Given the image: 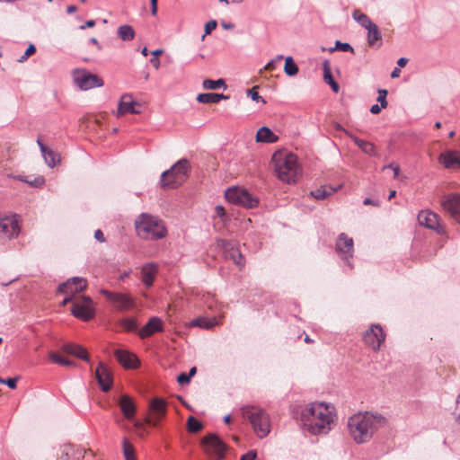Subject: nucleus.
Wrapping results in <instances>:
<instances>
[{
	"instance_id": "obj_1",
	"label": "nucleus",
	"mask_w": 460,
	"mask_h": 460,
	"mask_svg": "<svg viewBox=\"0 0 460 460\" xmlns=\"http://www.w3.org/2000/svg\"><path fill=\"white\" fill-rule=\"evenodd\" d=\"M303 426L313 435H327L336 425L337 413L333 404L313 402L300 412Z\"/></svg>"
},
{
	"instance_id": "obj_2",
	"label": "nucleus",
	"mask_w": 460,
	"mask_h": 460,
	"mask_svg": "<svg viewBox=\"0 0 460 460\" xmlns=\"http://www.w3.org/2000/svg\"><path fill=\"white\" fill-rule=\"evenodd\" d=\"M387 425V419L375 411H359L348 420L347 427L350 438L358 444H366L375 433Z\"/></svg>"
},
{
	"instance_id": "obj_3",
	"label": "nucleus",
	"mask_w": 460,
	"mask_h": 460,
	"mask_svg": "<svg viewBox=\"0 0 460 460\" xmlns=\"http://www.w3.org/2000/svg\"><path fill=\"white\" fill-rule=\"evenodd\" d=\"M272 162L278 178L288 184L296 183L302 173L297 156L292 153H275Z\"/></svg>"
},
{
	"instance_id": "obj_4",
	"label": "nucleus",
	"mask_w": 460,
	"mask_h": 460,
	"mask_svg": "<svg viewBox=\"0 0 460 460\" xmlns=\"http://www.w3.org/2000/svg\"><path fill=\"white\" fill-rule=\"evenodd\" d=\"M137 235L146 240H159L166 236L167 228L158 217L147 213L140 214L135 220Z\"/></svg>"
},
{
	"instance_id": "obj_5",
	"label": "nucleus",
	"mask_w": 460,
	"mask_h": 460,
	"mask_svg": "<svg viewBox=\"0 0 460 460\" xmlns=\"http://www.w3.org/2000/svg\"><path fill=\"white\" fill-rule=\"evenodd\" d=\"M190 171L189 160L182 158L177 161L169 170L161 175V184L165 189H174L181 185L188 178Z\"/></svg>"
},
{
	"instance_id": "obj_6",
	"label": "nucleus",
	"mask_w": 460,
	"mask_h": 460,
	"mask_svg": "<svg viewBox=\"0 0 460 460\" xmlns=\"http://www.w3.org/2000/svg\"><path fill=\"white\" fill-rule=\"evenodd\" d=\"M241 411L243 416L249 420L257 437L263 438L270 433V417L263 409L246 405Z\"/></svg>"
},
{
	"instance_id": "obj_7",
	"label": "nucleus",
	"mask_w": 460,
	"mask_h": 460,
	"mask_svg": "<svg viewBox=\"0 0 460 460\" xmlns=\"http://www.w3.org/2000/svg\"><path fill=\"white\" fill-rule=\"evenodd\" d=\"M205 453L211 460H222L227 450V446L216 434H208L202 439Z\"/></svg>"
},
{
	"instance_id": "obj_8",
	"label": "nucleus",
	"mask_w": 460,
	"mask_h": 460,
	"mask_svg": "<svg viewBox=\"0 0 460 460\" xmlns=\"http://www.w3.org/2000/svg\"><path fill=\"white\" fill-rule=\"evenodd\" d=\"M226 199L235 205H241L247 208H255L259 200L250 194L245 189L239 187L228 188L225 192Z\"/></svg>"
},
{
	"instance_id": "obj_9",
	"label": "nucleus",
	"mask_w": 460,
	"mask_h": 460,
	"mask_svg": "<svg viewBox=\"0 0 460 460\" xmlns=\"http://www.w3.org/2000/svg\"><path fill=\"white\" fill-rule=\"evenodd\" d=\"M72 314L82 321H90L94 317L95 309L93 299L90 296H83L76 299L71 308Z\"/></svg>"
},
{
	"instance_id": "obj_10",
	"label": "nucleus",
	"mask_w": 460,
	"mask_h": 460,
	"mask_svg": "<svg viewBox=\"0 0 460 460\" xmlns=\"http://www.w3.org/2000/svg\"><path fill=\"white\" fill-rule=\"evenodd\" d=\"M217 245L222 250L225 259L231 260L242 270L245 265V259L241 253L237 243L225 239H218Z\"/></svg>"
},
{
	"instance_id": "obj_11",
	"label": "nucleus",
	"mask_w": 460,
	"mask_h": 460,
	"mask_svg": "<svg viewBox=\"0 0 460 460\" xmlns=\"http://www.w3.org/2000/svg\"><path fill=\"white\" fill-rule=\"evenodd\" d=\"M75 84L83 91H87L94 87H102L103 80L97 75L91 74L85 69H75L73 71Z\"/></svg>"
},
{
	"instance_id": "obj_12",
	"label": "nucleus",
	"mask_w": 460,
	"mask_h": 460,
	"mask_svg": "<svg viewBox=\"0 0 460 460\" xmlns=\"http://www.w3.org/2000/svg\"><path fill=\"white\" fill-rule=\"evenodd\" d=\"M100 293L119 311L129 310L136 306L134 298L128 294L111 292L103 288L100 290Z\"/></svg>"
},
{
	"instance_id": "obj_13",
	"label": "nucleus",
	"mask_w": 460,
	"mask_h": 460,
	"mask_svg": "<svg viewBox=\"0 0 460 460\" xmlns=\"http://www.w3.org/2000/svg\"><path fill=\"white\" fill-rule=\"evenodd\" d=\"M335 251L339 257L352 269L350 259L353 258L354 252V242L351 237H349L346 234L341 233L339 234L336 243Z\"/></svg>"
},
{
	"instance_id": "obj_14",
	"label": "nucleus",
	"mask_w": 460,
	"mask_h": 460,
	"mask_svg": "<svg viewBox=\"0 0 460 460\" xmlns=\"http://www.w3.org/2000/svg\"><path fill=\"white\" fill-rule=\"evenodd\" d=\"M385 340V333L381 325L372 324L364 333L363 341L373 350H378Z\"/></svg>"
},
{
	"instance_id": "obj_15",
	"label": "nucleus",
	"mask_w": 460,
	"mask_h": 460,
	"mask_svg": "<svg viewBox=\"0 0 460 460\" xmlns=\"http://www.w3.org/2000/svg\"><path fill=\"white\" fill-rule=\"evenodd\" d=\"M440 205L450 217L460 224V194L448 193L441 198Z\"/></svg>"
},
{
	"instance_id": "obj_16",
	"label": "nucleus",
	"mask_w": 460,
	"mask_h": 460,
	"mask_svg": "<svg viewBox=\"0 0 460 460\" xmlns=\"http://www.w3.org/2000/svg\"><path fill=\"white\" fill-rule=\"evenodd\" d=\"M418 221L420 226L434 230L439 234L445 233V227L440 224L438 215L430 210H421L418 215Z\"/></svg>"
},
{
	"instance_id": "obj_17",
	"label": "nucleus",
	"mask_w": 460,
	"mask_h": 460,
	"mask_svg": "<svg viewBox=\"0 0 460 460\" xmlns=\"http://www.w3.org/2000/svg\"><path fill=\"white\" fill-rule=\"evenodd\" d=\"M87 288V281L84 278L74 277L60 284L58 292L71 295L73 297L77 293H81Z\"/></svg>"
},
{
	"instance_id": "obj_18",
	"label": "nucleus",
	"mask_w": 460,
	"mask_h": 460,
	"mask_svg": "<svg viewBox=\"0 0 460 460\" xmlns=\"http://www.w3.org/2000/svg\"><path fill=\"white\" fill-rule=\"evenodd\" d=\"M94 376L102 391H110L113 384V376L109 367L103 362H99L94 371Z\"/></svg>"
},
{
	"instance_id": "obj_19",
	"label": "nucleus",
	"mask_w": 460,
	"mask_h": 460,
	"mask_svg": "<svg viewBox=\"0 0 460 460\" xmlns=\"http://www.w3.org/2000/svg\"><path fill=\"white\" fill-rule=\"evenodd\" d=\"M20 226L16 216L5 217L0 219V234L11 239L18 236Z\"/></svg>"
},
{
	"instance_id": "obj_20",
	"label": "nucleus",
	"mask_w": 460,
	"mask_h": 460,
	"mask_svg": "<svg viewBox=\"0 0 460 460\" xmlns=\"http://www.w3.org/2000/svg\"><path fill=\"white\" fill-rule=\"evenodd\" d=\"M140 104L133 100L131 94H123L119 102L116 116L120 117L125 114H139Z\"/></svg>"
},
{
	"instance_id": "obj_21",
	"label": "nucleus",
	"mask_w": 460,
	"mask_h": 460,
	"mask_svg": "<svg viewBox=\"0 0 460 460\" xmlns=\"http://www.w3.org/2000/svg\"><path fill=\"white\" fill-rule=\"evenodd\" d=\"M114 356L124 368L134 369L140 364L137 357L127 349H117L114 350Z\"/></svg>"
},
{
	"instance_id": "obj_22",
	"label": "nucleus",
	"mask_w": 460,
	"mask_h": 460,
	"mask_svg": "<svg viewBox=\"0 0 460 460\" xmlns=\"http://www.w3.org/2000/svg\"><path fill=\"white\" fill-rule=\"evenodd\" d=\"M163 331L164 323L162 319L157 316H153L141 329H139L138 335L141 339H146L155 332H161Z\"/></svg>"
},
{
	"instance_id": "obj_23",
	"label": "nucleus",
	"mask_w": 460,
	"mask_h": 460,
	"mask_svg": "<svg viewBox=\"0 0 460 460\" xmlns=\"http://www.w3.org/2000/svg\"><path fill=\"white\" fill-rule=\"evenodd\" d=\"M149 409L155 418L153 425H156V423L166 415L167 402L163 398L155 397L151 400Z\"/></svg>"
},
{
	"instance_id": "obj_24",
	"label": "nucleus",
	"mask_w": 460,
	"mask_h": 460,
	"mask_svg": "<svg viewBox=\"0 0 460 460\" xmlns=\"http://www.w3.org/2000/svg\"><path fill=\"white\" fill-rule=\"evenodd\" d=\"M439 163L447 169L460 170V155L458 151L448 150L439 155Z\"/></svg>"
},
{
	"instance_id": "obj_25",
	"label": "nucleus",
	"mask_w": 460,
	"mask_h": 460,
	"mask_svg": "<svg viewBox=\"0 0 460 460\" xmlns=\"http://www.w3.org/2000/svg\"><path fill=\"white\" fill-rule=\"evenodd\" d=\"M119 405L123 413L124 417L132 420L135 418L137 412V407L133 399L128 394H122L119 401Z\"/></svg>"
},
{
	"instance_id": "obj_26",
	"label": "nucleus",
	"mask_w": 460,
	"mask_h": 460,
	"mask_svg": "<svg viewBox=\"0 0 460 460\" xmlns=\"http://www.w3.org/2000/svg\"><path fill=\"white\" fill-rule=\"evenodd\" d=\"M158 273V266L155 262L146 263L141 268V280L146 288L153 286Z\"/></svg>"
},
{
	"instance_id": "obj_27",
	"label": "nucleus",
	"mask_w": 460,
	"mask_h": 460,
	"mask_svg": "<svg viewBox=\"0 0 460 460\" xmlns=\"http://www.w3.org/2000/svg\"><path fill=\"white\" fill-rule=\"evenodd\" d=\"M62 350L91 364L87 350L79 344L66 343L62 346Z\"/></svg>"
},
{
	"instance_id": "obj_28",
	"label": "nucleus",
	"mask_w": 460,
	"mask_h": 460,
	"mask_svg": "<svg viewBox=\"0 0 460 460\" xmlns=\"http://www.w3.org/2000/svg\"><path fill=\"white\" fill-rule=\"evenodd\" d=\"M84 457L83 451L71 444H65L61 447V453L58 460H80Z\"/></svg>"
},
{
	"instance_id": "obj_29",
	"label": "nucleus",
	"mask_w": 460,
	"mask_h": 460,
	"mask_svg": "<svg viewBox=\"0 0 460 460\" xmlns=\"http://www.w3.org/2000/svg\"><path fill=\"white\" fill-rule=\"evenodd\" d=\"M367 41L369 47L380 48L383 44L382 33L378 26L374 23L367 29Z\"/></svg>"
},
{
	"instance_id": "obj_30",
	"label": "nucleus",
	"mask_w": 460,
	"mask_h": 460,
	"mask_svg": "<svg viewBox=\"0 0 460 460\" xmlns=\"http://www.w3.org/2000/svg\"><path fill=\"white\" fill-rule=\"evenodd\" d=\"M279 137L268 127H261L256 133V141L261 143H275Z\"/></svg>"
},
{
	"instance_id": "obj_31",
	"label": "nucleus",
	"mask_w": 460,
	"mask_h": 460,
	"mask_svg": "<svg viewBox=\"0 0 460 460\" xmlns=\"http://www.w3.org/2000/svg\"><path fill=\"white\" fill-rule=\"evenodd\" d=\"M346 132V134L351 138V140L367 155H376V147L374 146V144L368 142V141H365V140H362L360 138H358V137L352 135V134H349L348 131L344 130Z\"/></svg>"
},
{
	"instance_id": "obj_32",
	"label": "nucleus",
	"mask_w": 460,
	"mask_h": 460,
	"mask_svg": "<svg viewBox=\"0 0 460 460\" xmlns=\"http://www.w3.org/2000/svg\"><path fill=\"white\" fill-rule=\"evenodd\" d=\"M229 97L223 93H199L197 96V101L201 103H217L221 100H226Z\"/></svg>"
},
{
	"instance_id": "obj_33",
	"label": "nucleus",
	"mask_w": 460,
	"mask_h": 460,
	"mask_svg": "<svg viewBox=\"0 0 460 460\" xmlns=\"http://www.w3.org/2000/svg\"><path fill=\"white\" fill-rule=\"evenodd\" d=\"M323 80H324V82L331 86L332 90L334 93H337L340 91V85L332 77V71H331V66H330V62L328 60H325L323 62Z\"/></svg>"
},
{
	"instance_id": "obj_34",
	"label": "nucleus",
	"mask_w": 460,
	"mask_h": 460,
	"mask_svg": "<svg viewBox=\"0 0 460 460\" xmlns=\"http://www.w3.org/2000/svg\"><path fill=\"white\" fill-rule=\"evenodd\" d=\"M352 18L356 21L361 27L364 29H367L372 26L375 22L371 21V19L366 14L361 13L359 10L356 9L352 12Z\"/></svg>"
},
{
	"instance_id": "obj_35",
	"label": "nucleus",
	"mask_w": 460,
	"mask_h": 460,
	"mask_svg": "<svg viewBox=\"0 0 460 460\" xmlns=\"http://www.w3.org/2000/svg\"><path fill=\"white\" fill-rule=\"evenodd\" d=\"M118 36L124 41L132 40L135 37V31L131 25H121L117 31Z\"/></svg>"
},
{
	"instance_id": "obj_36",
	"label": "nucleus",
	"mask_w": 460,
	"mask_h": 460,
	"mask_svg": "<svg viewBox=\"0 0 460 460\" xmlns=\"http://www.w3.org/2000/svg\"><path fill=\"white\" fill-rule=\"evenodd\" d=\"M216 318H206V317H199L194 319L191 322L192 326H197L202 329H210L217 324Z\"/></svg>"
},
{
	"instance_id": "obj_37",
	"label": "nucleus",
	"mask_w": 460,
	"mask_h": 460,
	"mask_svg": "<svg viewBox=\"0 0 460 460\" xmlns=\"http://www.w3.org/2000/svg\"><path fill=\"white\" fill-rule=\"evenodd\" d=\"M337 190L338 189L324 186L311 191V195L316 199H324L337 191Z\"/></svg>"
},
{
	"instance_id": "obj_38",
	"label": "nucleus",
	"mask_w": 460,
	"mask_h": 460,
	"mask_svg": "<svg viewBox=\"0 0 460 460\" xmlns=\"http://www.w3.org/2000/svg\"><path fill=\"white\" fill-rule=\"evenodd\" d=\"M49 358L50 360L55 363V364H58V365H61V366H66V367H76V363L66 358H64L62 356H60L58 353L57 352H50L49 353Z\"/></svg>"
},
{
	"instance_id": "obj_39",
	"label": "nucleus",
	"mask_w": 460,
	"mask_h": 460,
	"mask_svg": "<svg viewBox=\"0 0 460 460\" xmlns=\"http://www.w3.org/2000/svg\"><path fill=\"white\" fill-rule=\"evenodd\" d=\"M122 447H123V455H124L125 460H137V457L135 455V448H134L133 445L127 438H123Z\"/></svg>"
},
{
	"instance_id": "obj_40",
	"label": "nucleus",
	"mask_w": 460,
	"mask_h": 460,
	"mask_svg": "<svg viewBox=\"0 0 460 460\" xmlns=\"http://www.w3.org/2000/svg\"><path fill=\"white\" fill-rule=\"evenodd\" d=\"M42 155L45 159V162L50 168L55 167L60 161L59 155L49 148L45 153H42Z\"/></svg>"
},
{
	"instance_id": "obj_41",
	"label": "nucleus",
	"mask_w": 460,
	"mask_h": 460,
	"mask_svg": "<svg viewBox=\"0 0 460 460\" xmlns=\"http://www.w3.org/2000/svg\"><path fill=\"white\" fill-rule=\"evenodd\" d=\"M121 326L124 328L125 331L135 332L139 331L138 329V323L135 318L128 317L121 320Z\"/></svg>"
},
{
	"instance_id": "obj_42",
	"label": "nucleus",
	"mask_w": 460,
	"mask_h": 460,
	"mask_svg": "<svg viewBox=\"0 0 460 460\" xmlns=\"http://www.w3.org/2000/svg\"><path fill=\"white\" fill-rule=\"evenodd\" d=\"M284 71L289 76H294L298 73V66L294 62L292 57L286 58Z\"/></svg>"
},
{
	"instance_id": "obj_43",
	"label": "nucleus",
	"mask_w": 460,
	"mask_h": 460,
	"mask_svg": "<svg viewBox=\"0 0 460 460\" xmlns=\"http://www.w3.org/2000/svg\"><path fill=\"white\" fill-rule=\"evenodd\" d=\"M188 430L190 432H198L203 428V424L193 416H190L187 421Z\"/></svg>"
},
{
	"instance_id": "obj_44",
	"label": "nucleus",
	"mask_w": 460,
	"mask_h": 460,
	"mask_svg": "<svg viewBox=\"0 0 460 460\" xmlns=\"http://www.w3.org/2000/svg\"><path fill=\"white\" fill-rule=\"evenodd\" d=\"M202 85L205 89H217L222 86L226 87V83L223 79L210 80L206 79L203 81Z\"/></svg>"
},
{
	"instance_id": "obj_45",
	"label": "nucleus",
	"mask_w": 460,
	"mask_h": 460,
	"mask_svg": "<svg viewBox=\"0 0 460 460\" xmlns=\"http://www.w3.org/2000/svg\"><path fill=\"white\" fill-rule=\"evenodd\" d=\"M334 50H341L344 52H351L354 53V49L352 46L347 42H341L340 40H337L335 42V46L332 49H330V51L332 52Z\"/></svg>"
},
{
	"instance_id": "obj_46",
	"label": "nucleus",
	"mask_w": 460,
	"mask_h": 460,
	"mask_svg": "<svg viewBox=\"0 0 460 460\" xmlns=\"http://www.w3.org/2000/svg\"><path fill=\"white\" fill-rule=\"evenodd\" d=\"M257 86L252 87V89L247 91V95L252 98V101L257 102H261L262 103H266L265 100L257 92Z\"/></svg>"
},
{
	"instance_id": "obj_47",
	"label": "nucleus",
	"mask_w": 460,
	"mask_h": 460,
	"mask_svg": "<svg viewBox=\"0 0 460 460\" xmlns=\"http://www.w3.org/2000/svg\"><path fill=\"white\" fill-rule=\"evenodd\" d=\"M18 379H19V376H16L13 378H7V379H4L0 376V384L6 385L11 389H15L17 386Z\"/></svg>"
},
{
	"instance_id": "obj_48",
	"label": "nucleus",
	"mask_w": 460,
	"mask_h": 460,
	"mask_svg": "<svg viewBox=\"0 0 460 460\" xmlns=\"http://www.w3.org/2000/svg\"><path fill=\"white\" fill-rule=\"evenodd\" d=\"M19 180H21L22 181H25V182L29 183L31 186H33V187L42 186L44 184V182H45L44 178L41 177V176H39V177L35 178L33 181H29L28 180L23 179L22 177H19Z\"/></svg>"
},
{
	"instance_id": "obj_49",
	"label": "nucleus",
	"mask_w": 460,
	"mask_h": 460,
	"mask_svg": "<svg viewBox=\"0 0 460 460\" xmlns=\"http://www.w3.org/2000/svg\"><path fill=\"white\" fill-rule=\"evenodd\" d=\"M217 21H215V20H211V21L208 22L205 24V33L202 36V40H204L206 35L210 34L211 31L217 28Z\"/></svg>"
},
{
	"instance_id": "obj_50",
	"label": "nucleus",
	"mask_w": 460,
	"mask_h": 460,
	"mask_svg": "<svg viewBox=\"0 0 460 460\" xmlns=\"http://www.w3.org/2000/svg\"><path fill=\"white\" fill-rule=\"evenodd\" d=\"M190 377L186 373H181L177 376V382L181 385H187L190 383Z\"/></svg>"
},
{
	"instance_id": "obj_51",
	"label": "nucleus",
	"mask_w": 460,
	"mask_h": 460,
	"mask_svg": "<svg viewBox=\"0 0 460 460\" xmlns=\"http://www.w3.org/2000/svg\"><path fill=\"white\" fill-rule=\"evenodd\" d=\"M35 52H36L35 46L33 44L29 45V47L27 48L24 55L22 57L21 60H23V59L27 58L28 57L31 56Z\"/></svg>"
},
{
	"instance_id": "obj_52",
	"label": "nucleus",
	"mask_w": 460,
	"mask_h": 460,
	"mask_svg": "<svg viewBox=\"0 0 460 460\" xmlns=\"http://www.w3.org/2000/svg\"><path fill=\"white\" fill-rule=\"evenodd\" d=\"M94 238L100 242V243H104L105 242V237H104V234L102 233V231L101 229H97L95 232H94Z\"/></svg>"
},
{
	"instance_id": "obj_53",
	"label": "nucleus",
	"mask_w": 460,
	"mask_h": 460,
	"mask_svg": "<svg viewBox=\"0 0 460 460\" xmlns=\"http://www.w3.org/2000/svg\"><path fill=\"white\" fill-rule=\"evenodd\" d=\"M256 453L254 451H249L245 455H243L240 460H255Z\"/></svg>"
},
{
	"instance_id": "obj_54",
	"label": "nucleus",
	"mask_w": 460,
	"mask_h": 460,
	"mask_svg": "<svg viewBox=\"0 0 460 460\" xmlns=\"http://www.w3.org/2000/svg\"><path fill=\"white\" fill-rule=\"evenodd\" d=\"M363 204L367 206V205H372V206H376V207H378L379 206V201L378 200H374L370 198H366L364 200H363Z\"/></svg>"
},
{
	"instance_id": "obj_55",
	"label": "nucleus",
	"mask_w": 460,
	"mask_h": 460,
	"mask_svg": "<svg viewBox=\"0 0 460 460\" xmlns=\"http://www.w3.org/2000/svg\"><path fill=\"white\" fill-rule=\"evenodd\" d=\"M382 109L383 108L381 107V105L374 104L370 108V112L372 114H378L381 111Z\"/></svg>"
},
{
	"instance_id": "obj_56",
	"label": "nucleus",
	"mask_w": 460,
	"mask_h": 460,
	"mask_svg": "<svg viewBox=\"0 0 460 460\" xmlns=\"http://www.w3.org/2000/svg\"><path fill=\"white\" fill-rule=\"evenodd\" d=\"M377 102H380V105L382 108L385 109L388 105V102L386 101V97H383V96H378L377 97Z\"/></svg>"
},
{
	"instance_id": "obj_57",
	"label": "nucleus",
	"mask_w": 460,
	"mask_h": 460,
	"mask_svg": "<svg viewBox=\"0 0 460 460\" xmlns=\"http://www.w3.org/2000/svg\"><path fill=\"white\" fill-rule=\"evenodd\" d=\"M216 213L220 217H223L226 215L225 208L219 205L216 207Z\"/></svg>"
},
{
	"instance_id": "obj_58",
	"label": "nucleus",
	"mask_w": 460,
	"mask_h": 460,
	"mask_svg": "<svg viewBox=\"0 0 460 460\" xmlns=\"http://www.w3.org/2000/svg\"><path fill=\"white\" fill-rule=\"evenodd\" d=\"M275 66H276V60L275 59H272L270 60V62H268L265 66V69L266 70H273L275 69Z\"/></svg>"
},
{
	"instance_id": "obj_59",
	"label": "nucleus",
	"mask_w": 460,
	"mask_h": 460,
	"mask_svg": "<svg viewBox=\"0 0 460 460\" xmlns=\"http://www.w3.org/2000/svg\"><path fill=\"white\" fill-rule=\"evenodd\" d=\"M150 63L153 65L154 67H155L156 69L159 68L160 66V60L158 58L156 57H154L150 59Z\"/></svg>"
},
{
	"instance_id": "obj_60",
	"label": "nucleus",
	"mask_w": 460,
	"mask_h": 460,
	"mask_svg": "<svg viewBox=\"0 0 460 460\" xmlns=\"http://www.w3.org/2000/svg\"><path fill=\"white\" fill-rule=\"evenodd\" d=\"M95 25V21L93 20H88L84 25L80 26V30H84L86 27H93Z\"/></svg>"
},
{
	"instance_id": "obj_61",
	"label": "nucleus",
	"mask_w": 460,
	"mask_h": 460,
	"mask_svg": "<svg viewBox=\"0 0 460 460\" xmlns=\"http://www.w3.org/2000/svg\"><path fill=\"white\" fill-rule=\"evenodd\" d=\"M387 167L393 169L394 178H396L399 175L400 167L398 165L389 164Z\"/></svg>"
},
{
	"instance_id": "obj_62",
	"label": "nucleus",
	"mask_w": 460,
	"mask_h": 460,
	"mask_svg": "<svg viewBox=\"0 0 460 460\" xmlns=\"http://www.w3.org/2000/svg\"><path fill=\"white\" fill-rule=\"evenodd\" d=\"M73 299H74V297L71 295H66V296L61 302V305L64 306V305H67L68 303L72 302Z\"/></svg>"
},
{
	"instance_id": "obj_63",
	"label": "nucleus",
	"mask_w": 460,
	"mask_h": 460,
	"mask_svg": "<svg viewBox=\"0 0 460 460\" xmlns=\"http://www.w3.org/2000/svg\"><path fill=\"white\" fill-rule=\"evenodd\" d=\"M151 3V13L153 15H155L157 13V1L150 2Z\"/></svg>"
},
{
	"instance_id": "obj_64",
	"label": "nucleus",
	"mask_w": 460,
	"mask_h": 460,
	"mask_svg": "<svg viewBox=\"0 0 460 460\" xmlns=\"http://www.w3.org/2000/svg\"><path fill=\"white\" fill-rule=\"evenodd\" d=\"M408 62L406 58H400L397 61V65L401 67H403Z\"/></svg>"
}]
</instances>
